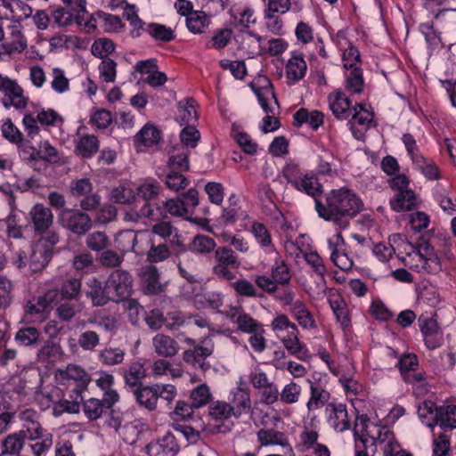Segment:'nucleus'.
<instances>
[{
  "mask_svg": "<svg viewBox=\"0 0 456 456\" xmlns=\"http://www.w3.org/2000/svg\"><path fill=\"white\" fill-rule=\"evenodd\" d=\"M157 389H159V384L143 385L131 391V393L134 395L139 407L153 411L158 405Z\"/></svg>",
  "mask_w": 456,
  "mask_h": 456,
  "instance_id": "dca6fc26",
  "label": "nucleus"
},
{
  "mask_svg": "<svg viewBox=\"0 0 456 456\" xmlns=\"http://www.w3.org/2000/svg\"><path fill=\"white\" fill-rule=\"evenodd\" d=\"M209 19L203 12H193L186 19V26L194 34H200L208 25Z\"/></svg>",
  "mask_w": 456,
  "mask_h": 456,
  "instance_id": "ea45409f",
  "label": "nucleus"
},
{
  "mask_svg": "<svg viewBox=\"0 0 456 456\" xmlns=\"http://www.w3.org/2000/svg\"><path fill=\"white\" fill-rule=\"evenodd\" d=\"M15 26L12 27V35L17 37L11 43H4L0 45L3 53L5 54H12L14 53H22L27 48V40L22 35L21 31L15 29Z\"/></svg>",
  "mask_w": 456,
  "mask_h": 456,
  "instance_id": "c03bdc74",
  "label": "nucleus"
},
{
  "mask_svg": "<svg viewBox=\"0 0 456 456\" xmlns=\"http://www.w3.org/2000/svg\"><path fill=\"white\" fill-rule=\"evenodd\" d=\"M330 109L338 119H346L352 113L351 101L343 92H337L334 96H329Z\"/></svg>",
  "mask_w": 456,
  "mask_h": 456,
  "instance_id": "393cba45",
  "label": "nucleus"
},
{
  "mask_svg": "<svg viewBox=\"0 0 456 456\" xmlns=\"http://www.w3.org/2000/svg\"><path fill=\"white\" fill-rule=\"evenodd\" d=\"M300 393V386L295 382H290L283 387L282 391L279 395H281V402L288 404H291L298 401Z\"/></svg>",
  "mask_w": 456,
  "mask_h": 456,
  "instance_id": "774afa93",
  "label": "nucleus"
},
{
  "mask_svg": "<svg viewBox=\"0 0 456 456\" xmlns=\"http://www.w3.org/2000/svg\"><path fill=\"white\" fill-rule=\"evenodd\" d=\"M427 426L434 428L439 426L443 432L456 428V405H442L436 409L432 422H428Z\"/></svg>",
  "mask_w": 456,
  "mask_h": 456,
  "instance_id": "2eb2a0df",
  "label": "nucleus"
},
{
  "mask_svg": "<svg viewBox=\"0 0 456 456\" xmlns=\"http://www.w3.org/2000/svg\"><path fill=\"white\" fill-rule=\"evenodd\" d=\"M188 179L182 174L175 170H171L167 175L165 183L170 190L178 191L184 189L188 185Z\"/></svg>",
  "mask_w": 456,
  "mask_h": 456,
  "instance_id": "69168bd1",
  "label": "nucleus"
},
{
  "mask_svg": "<svg viewBox=\"0 0 456 456\" xmlns=\"http://www.w3.org/2000/svg\"><path fill=\"white\" fill-rule=\"evenodd\" d=\"M140 216L154 221L167 219L168 216H179L198 224L206 221L197 216L193 217L192 212L185 208L180 196L160 203H148L141 208Z\"/></svg>",
  "mask_w": 456,
  "mask_h": 456,
  "instance_id": "f03ea898",
  "label": "nucleus"
},
{
  "mask_svg": "<svg viewBox=\"0 0 456 456\" xmlns=\"http://www.w3.org/2000/svg\"><path fill=\"white\" fill-rule=\"evenodd\" d=\"M190 151L184 147L175 148L168 159V167L172 170L186 172L189 170Z\"/></svg>",
  "mask_w": 456,
  "mask_h": 456,
  "instance_id": "c9c22d12",
  "label": "nucleus"
},
{
  "mask_svg": "<svg viewBox=\"0 0 456 456\" xmlns=\"http://www.w3.org/2000/svg\"><path fill=\"white\" fill-rule=\"evenodd\" d=\"M282 175L287 180L288 183L294 186L305 175L301 171L297 163L293 160H289L282 168Z\"/></svg>",
  "mask_w": 456,
  "mask_h": 456,
  "instance_id": "0e129e2a",
  "label": "nucleus"
},
{
  "mask_svg": "<svg viewBox=\"0 0 456 456\" xmlns=\"http://www.w3.org/2000/svg\"><path fill=\"white\" fill-rule=\"evenodd\" d=\"M184 341L194 348L183 352V361L192 365L194 368L201 369L203 371L209 370L210 364L206 359L214 352L215 346L212 340L210 338H205L200 344H196L195 339L187 338Z\"/></svg>",
  "mask_w": 456,
  "mask_h": 456,
  "instance_id": "39448f33",
  "label": "nucleus"
},
{
  "mask_svg": "<svg viewBox=\"0 0 456 456\" xmlns=\"http://www.w3.org/2000/svg\"><path fill=\"white\" fill-rule=\"evenodd\" d=\"M43 340L41 331L35 326L20 328L14 335V341L19 346L36 348Z\"/></svg>",
  "mask_w": 456,
  "mask_h": 456,
  "instance_id": "aec40b11",
  "label": "nucleus"
},
{
  "mask_svg": "<svg viewBox=\"0 0 456 456\" xmlns=\"http://www.w3.org/2000/svg\"><path fill=\"white\" fill-rule=\"evenodd\" d=\"M161 187L156 181L143 183L136 188L135 196L138 199L145 200L146 204L149 201L155 199L160 193Z\"/></svg>",
  "mask_w": 456,
  "mask_h": 456,
  "instance_id": "79ce46f5",
  "label": "nucleus"
},
{
  "mask_svg": "<svg viewBox=\"0 0 456 456\" xmlns=\"http://www.w3.org/2000/svg\"><path fill=\"white\" fill-rule=\"evenodd\" d=\"M293 187L313 197L314 201L315 200H321L319 197L323 192L322 185L319 183L318 178L313 175L305 174Z\"/></svg>",
  "mask_w": 456,
  "mask_h": 456,
  "instance_id": "c756f323",
  "label": "nucleus"
},
{
  "mask_svg": "<svg viewBox=\"0 0 456 456\" xmlns=\"http://www.w3.org/2000/svg\"><path fill=\"white\" fill-rule=\"evenodd\" d=\"M389 203L395 212L411 211L417 206V197L413 191H403L396 192Z\"/></svg>",
  "mask_w": 456,
  "mask_h": 456,
  "instance_id": "cd10ccee",
  "label": "nucleus"
},
{
  "mask_svg": "<svg viewBox=\"0 0 456 456\" xmlns=\"http://www.w3.org/2000/svg\"><path fill=\"white\" fill-rule=\"evenodd\" d=\"M96 15L103 22L106 32H116L123 27L121 19L117 15L107 13L103 11H97Z\"/></svg>",
  "mask_w": 456,
  "mask_h": 456,
  "instance_id": "e2e57ef3",
  "label": "nucleus"
},
{
  "mask_svg": "<svg viewBox=\"0 0 456 456\" xmlns=\"http://www.w3.org/2000/svg\"><path fill=\"white\" fill-rule=\"evenodd\" d=\"M96 386L103 392V400L109 405L117 403L120 396L116 389L113 388L114 376L106 371H100L99 378L95 380Z\"/></svg>",
  "mask_w": 456,
  "mask_h": 456,
  "instance_id": "b1692460",
  "label": "nucleus"
},
{
  "mask_svg": "<svg viewBox=\"0 0 456 456\" xmlns=\"http://www.w3.org/2000/svg\"><path fill=\"white\" fill-rule=\"evenodd\" d=\"M19 419L23 422L22 429L28 436L34 434V430L37 432L43 430V427L38 421V413L33 409H25L19 413Z\"/></svg>",
  "mask_w": 456,
  "mask_h": 456,
  "instance_id": "f704fd0d",
  "label": "nucleus"
},
{
  "mask_svg": "<svg viewBox=\"0 0 456 456\" xmlns=\"http://www.w3.org/2000/svg\"><path fill=\"white\" fill-rule=\"evenodd\" d=\"M364 80L362 77V70L361 68H354L346 75V89L354 93L360 94L362 91Z\"/></svg>",
  "mask_w": 456,
  "mask_h": 456,
  "instance_id": "8fccbe9b",
  "label": "nucleus"
},
{
  "mask_svg": "<svg viewBox=\"0 0 456 456\" xmlns=\"http://www.w3.org/2000/svg\"><path fill=\"white\" fill-rule=\"evenodd\" d=\"M17 396L14 390H0V432L6 428L16 412Z\"/></svg>",
  "mask_w": 456,
  "mask_h": 456,
  "instance_id": "9b49d317",
  "label": "nucleus"
},
{
  "mask_svg": "<svg viewBox=\"0 0 456 456\" xmlns=\"http://www.w3.org/2000/svg\"><path fill=\"white\" fill-rule=\"evenodd\" d=\"M53 256V248L42 242L37 244L29 257V267L32 272L42 270L50 262Z\"/></svg>",
  "mask_w": 456,
  "mask_h": 456,
  "instance_id": "a878e982",
  "label": "nucleus"
},
{
  "mask_svg": "<svg viewBox=\"0 0 456 456\" xmlns=\"http://www.w3.org/2000/svg\"><path fill=\"white\" fill-rule=\"evenodd\" d=\"M59 224L77 235H86L93 228V220L88 214L82 210L63 208L58 215Z\"/></svg>",
  "mask_w": 456,
  "mask_h": 456,
  "instance_id": "20e7f679",
  "label": "nucleus"
},
{
  "mask_svg": "<svg viewBox=\"0 0 456 456\" xmlns=\"http://www.w3.org/2000/svg\"><path fill=\"white\" fill-rule=\"evenodd\" d=\"M310 387V398L306 403L308 411H314L327 406L330 398V393L325 389L319 381L306 380Z\"/></svg>",
  "mask_w": 456,
  "mask_h": 456,
  "instance_id": "6ab92c4d",
  "label": "nucleus"
},
{
  "mask_svg": "<svg viewBox=\"0 0 456 456\" xmlns=\"http://www.w3.org/2000/svg\"><path fill=\"white\" fill-rule=\"evenodd\" d=\"M363 208L361 198L347 187L330 190L324 194V201L315 200V211L318 216L324 221L332 222L341 230L346 229L350 220Z\"/></svg>",
  "mask_w": 456,
  "mask_h": 456,
  "instance_id": "f257e3e1",
  "label": "nucleus"
},
{
  "mask_svg": "<svg viewBox=\"0 0 456 456\" xmlns=\"http://www.w3.org/2000/svg\"><path fill=\"white\" fill-rule=\"evenodd\" d=\"M256 436L261 446H269L275 444L284 447L289 445L288 439L285 434L273 428H261L257 432Z\"/></svg>",
  "mask_w": 456,
  "mask_h": 456,
  "instance_id": "2f4dec72",
  "label": "nucleus"
},
{
  "mask_svg": "<svg viewBox=\"0 0 456 456\" xmlns=\"http://www.w3.org/2000/svg\"><path fill=\"white\" fill-rule=\"evenodd\" d=\"M28 440V436L23 431H18L8 435L2 442V448L6 452L12 455H18L25 444V440Z\"/></svg>",
  "mask_w": 456,
  "mask_h": 456,
  "instance_id": "4c0bfd02",
  "label": "nucleus"
},
{
  "mask_svg": "<svg viewBox=\"0 0 456 456\" xmlns=\"http://www.w3.org/2000/svg\"><path fill=\"white\" fill-rule=\"evenodd\" d=\"M419 263L420 265L417 264L415 266L418 272L423 271L429 274H437L442 271V263L436 252L420 257Z\"/></svg>",
  "mask_w": 456,
  "mask_h": 456,
  "instance_id": "58836bf2",
  "label": "nucleus"
},
{
  "mask_svg": "<svg viewBox=\"0 0 456 456\" xmlns=\"http://www.w3.org/2000/svg\"><path fill=\"white\" fill-rule=\"evenodd\" d=\"M216 247L215 240L206 235H197L189 246V249L200 253L208 254L213 251Z\"/></svg>",
  "mask_w": 456,
  "mask_h": 456,
  "instance_id": "a18cd8bd",
  "label": "nucleus"
},
{
  "mask_svg": "<svg viewBox=\"0 0 456 456\" xmlns=\"http://www.w3.org/2000/svg\"><path fill=\"white\" fill-rule=\"evenodd\" d=\"M159 273L153 265L142 266L139 272L140 285L145 295H159L166 290V283L159 281Z\"/></svg>",
  "mask_w": 456,
  "mask_h": 456,
  "instance_id": "6e6552de",
  "label": "nucleus"
},
{
  "mask_svg": "<svg viewBox=\"0 0 456 456\" xmlns=\"http://www.w3.org/2000/svg\"><path fill=\"white\" fill-rule=\"evenodd\" d=\"M28 216L37 233L43 234L46 232L53 222L52 210L41 203L35 204Z\"/></svg>",
  "mask_w": 456,
  "mask_h": 456,
  "instance_id": "ddd939ff",
  "label": "nucleus"
},
{
  "mask_svg": "<svg viewBox=\"0 0 456 456\" xmlns=\"http://www.w3.org/2000/svg\"><path fill=\"white\" fill-rule=\"evenodd\" d=\"M125 353L120 348H105L101 351L99 359L104 365H117L123 362Z\"/></svg>",
  "mask_w": 456,
  "mask_h": 456,
  "instance_id": "5fc2aeb1",
  "label": "nucleus"
},
{
  "mask_svg": "<svg viewBox=\"0 0 456 456\" xmlns=\"http://www.w3.org/2000/svg\"><path fill=\"white\" fill-rule=\"evenodd\" d=\"M329 249L331 250L330 260L335 265L342 270H347L353 265L352 260L346 253H339L336 244L330 240H328Z\"/></svg>",
  "mask_w": 456,
  "mask_h": 456,
  "instance_id": "bf43d9fd",
  "label": "nucleus"
},
{
  "mask_svg": "<svg viewBox=\"0 0 456 456\" xmlns=\"http://www.w3.org/2000/svg\"><path fill=\"white\" fill-rule=\"evenodd\" d=\"M211 398V394L208 387L206 384H201L195 387L190 395L192 405L195 408H200L208 403Z\"/></svg>",
  "mask_w": 456,
  "mask_h": 456,
  "instance_id": "6e6d98bb",
  "label": "nucleus"
},
{
  "mask_svg": "<svg viewBox=\"0 0 456 456\" xmlns=\"http://www.w3.org/2000/svg\"><path fill=\"white\" fill-rule=\"evenodd\" d=\"M180 139L183 143L182 147L193 149L200 139V134L194 126L188 125L181 131Z\"/></svg>",
  "mask_w": 456,
  "mask_h": 456,
  "instance_id": "4d7b16f0",
  "label": "nucleus"
},
{
  "mask_svg": "<svg viewBox=\"0 0 456 456\" xmlns=\"http://www.w3.org/2000/svg\"><path fill=\"white\" fill-rule=\"evenodd\" d=\"M329 425L337 432H344L351 427L345 403H330L326 406Z\"/></svg>",
  "mask_w": 456,
  "mask_h": 456,
  "instance_id": "9d476101",
  "label": "nucleus"
},
{
  "mask_svg": "<svg viewBox=\"0 0 456 456\" xmlns=\"http://www.w3.org/2000/svg\"><path fill=\"white\" fill-rule=\"evenodd\" d=\"M114 405H109L104 402L103 398H89L83 401V411L86 418L90 420H96L100 419L107 409L112 408Z\"/></svg>",
  "mask_w": 456,
  "mask_h": 456,
  "instance_id": "7c9ffc66",
  "label": "nucleus"
},
{
  "mask_svg": "<svg viewBox=\"0 0 456 456\" xmlns=\"http://www.w3.org/2000/svg\"><path fill=\"white\" fill-rule=\"evenodd\" d=\"M37 162L45 160L51 164H55L60 161V155L55 147H53L48 141L41 142L37 151Z\"/></svg>",
  "mask_w": 456,
  "mask_h": 456,
  "instance_id": "49530a36",
  "label": "nucleus"
},
{
  "mask_svg": "<svg viewBox=\"0 0 456 456\" xmlns=\"http://www.w3.org/2000/svg\"><path fill=\"white\" fill-rule=\"evenodd\" d=\"M232 288L236 293L242 297H261L263 295L258 294L254 285L246 279H240L231 283Z\"/></svg>",
  "mask_w": 456,
  "mask_h": 456,
  "instance_id": "052dcab7",
  "label": "nucleus"
},
{
  "mask_svg": "<svg viewBox=\"0 0 456 456\" xmlns=\"http://www.w3.org/2000/svg\"><path fill=\"white\" fill-rule=\"evenodd\" d=\"M144 30L156 40L170 42L175 39L174 31L162 24L150 23Z\"/></svg>",
  "mask_w": 456,
  "mask_h": 456,
  "instance_id": "37998d69",
  "label": "nucleus"
},
{
  "mask_svg": "<svg viewBox=\"0 0 456 456\" xmlns=\"http://www.w3.org/2000/svg\"><path fill=\"white\" fill-rule=\"evenodd\" d=\"M231 406L233 408V416L240 418L241 414L247 413L251 409V400L249 393L247 389L238 388L233 393V396L231 402Z\"/></svg>",
  "mask_w": 456,
  "mask_h": 456,
  "instance_id": "473e14b6",
  "label": "nucleus"
},
{
  "mask_svg": "<svg viewBox=\"0 0 456 456\" xmlns=\"http://www.w3.org/2000/svg\"><path fill=\"white\" fill-rule=\"evenodd\" d=\"M1 132L3 136L12 143L20 146L23 142L22 133L10 118L2 125Z\"/></svg>",
  "mask_w": 456,
  "mask_h": 456,
  "instance_id": "864d4df0",
  "label": "nucleus"
},
{
  "mask_svg": "<svg viewBox=\"0 0 456 456\" xmlns=\"http://www.w3.org/2000/svg\"><path fill=\"white\" fill-rule=\"evenodd\" d=\"M114 51V42L106 37L96 39L92 45V53L100 59L109 58L108 55Z\"/></svg>",
  "mask_w": 456,
  "mask_h": 456,
  "instance_id": "3c124183",
  "label": "nucleus"
},
{
  "mask_svg": "<svg viewBox=\"0 0 456 456\" xmlns=\"http://www.w3.org/2000/svg\"><path fill=\"white\" fill-rule=\"evenodd\" d=\"M161 139L160 130L152 123H147L134 137V142L145 147L159 143Z\"/></svg>",
  "mask_w": 456,
  "mask_h": 456,
  "instance_id": "c85d7f7f",
  "label": "nucleus"
},
{
  "mask_svg": "<svg viewBox=\"0 0 456 456\" xmlns=\"http://www.w3.org/2000/svg\"><path fill=\"white\" fill-rule=\"evenodd\" d=\"M0 91L4 94L2 103L5 109L12 106L23 110L27 107L28 98L23 95V89L15 80L0 75Z\"/></svg>",
  "mask_w": 456,
  "mask_h": 456,
  "instance_id": "0eeeda50",
  "label": "nucleus"
},
{
  "mask_svg": "<svg viewBox=\"0 0 456 456\" xmlns=\"http://www.w3.org/2000/svg\"><path fill=\"white\" fill-rule=\"evenodd\" d=\"M209 415L216 420L228 419L233 416V408L231 404L224 401H216L209 405Z\"/></svg>",
  "mask_w": 456,
  "mask_h": 456,
  "instance_id": "de8ad7c7",
  "label": "nucleus"
},
{
  "mask_svg": "<svg viewBox=\"0 0 456 456\" xmlns=\"http://www.w3.org/2000/svg\"><path fill=\"white\" fill-rule=\"evenodd\" d=\"M61 399L55 402L53 406V415L59 417L65 412L69 414L78 413L80 410L79 402L76 399Z\"/></svg>",
  "mask_w": 456,
  "mask_h": 456,
  "instance_id": "603ef678",
  "label": "nucleus"
},
{
  "mask_svg": "<svg viewBox=\"0 0 456 456\" xmlns=\"http://www.w3.org/2000/svg\"><path fill=\"white\" fill-rule=\"evenodd\" d=\"M112 302L125 301L133 291V277L122 269L114 270L106 281Z\"/></svg>",
  "mask_w": 456,
  "mask_h": 456,
  "instance_id": "423d86ee",
  "label": "nucleus"
},
{
  "mask_svg": "<svg viewBox=\"0 0 456 456\" xmlns=\"http://www.w3.org/2000/svg\"><path fill=\"white\" fill-rule=\"evenodd\" d=\"M324 115L319 110L308 111L305 108H300L293 115V126L297 127L302 126L304 124L317 130L323 124Z\"/></svg>",
  "mask_w": 456,
  "mask_h": 456,
  "instance_id": "5701e85b",
  "label": "nucleus"
},
{
  "mask_svg": "<svg viewBox=\"0 0 456 456\" xmlns=\"http://www.w3.org/2000/svg\"><path fill=\"white\" fill-rule=\"evenodd\" d=\"M86 244L91 250L99 252L108 248L110 239L104 232L96 231L87 234Z\"/></svg>",
  "mask_w": 456,
  "mask_h": 456,
  "instance_id": "a19ab883",
  "label": "nucleus"
},
{
  "mask_svg": "<svg viewBox=\"0 0 456 456\" xmlns=\"http://www.w3.org/2000/svg\"><path fill=\"white\" fill-rule=\"evenodd\" d=\"M85 294L91 300L93 306L95 307L104 306L111 301L110 291L107 289V283L105 282L102 285V282L95 277H92L86 281Z\"/></svg>",
  "mask_w": 456,
  "mask_h": 456,
  "instance_id": "f8f14e48",
  "label": "nucleus"
},
{
  "mask_svg": "<svg viewBox=\"0 0 456 456\" xmlns=\"http://www.w3.org/2000/svg\"><path fill=\"white\" fill-rule=\"evenodd\" d=\"M65 378L74 382H81V387L87 388L91 378L90 375L81 367L77 365L69 364L67 366L64 371Z\"/></svg>",
  "mask_w": 456,
  "mask_h": 456,
  "instance_id": "09e8293b",
  "label": "nucleus"
},
{
  "mask_svg": "<svg viewBox=\"0 0 456 456\" xmlns=\"http://www.w3.org/2000/svg\"><path fill=\"white\" fill-rule=\"evenodd\" d=\"M99 71L104 82L112 83L116 79L117 62L110 58H103L99 65Z\"/></svg>",
  "mask_w": 456,
  "mask_h": 456,
  "instance_id": "13d9d810",
  "label": "nucleus"
},
{
  "mask_svg": "<svg viewBox=\"0 0 456 456\" xmlns=\"http://www.w3.org/2000/svg\"><path fill=\"white\" fill-rule=\"evenodd\" d=\"M99 150V141L93 134L82 136L76 144L75 151L84 159L92 158Z\"/></svg>",
  "mask_w": 456,
  "mask_h": 456,
  "instance_id": "72a5a7b5",
  "label": "nucleus"
},
{
  "mask_svg": "<svg viewBox=\"0 0 456 456\" xmlns=\"http://www.w3.org/2000/svg\"><path fill=\"white\" fill-rule=\"evenodd\" d=\"M35 431L33 435L28 436V440L30 442L29 447L34 456H45L53 444V434L46 429H43L39 432Z\"/></svg>",
  "mask_w": 456,
  "mask_h": 456,
  "instance_id": "a211bd4d",
  "label": "nucleus"
},
{
  "mask_svg": "<svg viewBox=\"0 0 456 456\" xmlns=\"http://www.w3.org/2000/svg\"><path fill=\"white\" fill-rule=\"evenodd\" d=\"M285 348L297 359L306 361L311 358L306 346L300 342L298 338V329L289 330L288 334L281 338Z\"/></svg>",
  "mask_w": 456,
  "mask_h": 456,
  "instance_id": "f3484780",
  "label": "nucleus"
},
{
  "mask_svg": "<svg viewBox=\"0 0 456 456\" xmlns=\"http://www.w3.org/2000/svg\"><path fill=\"white\" fill-rule=\"evenodd\" d=\"M307 65L304 60L303 54L293 52L291 58L286 65V77L289 80V85L300 81L306 73Z\"/></svg>",
  "mask_w": 456,
  "mask_h": 456,
  "instance_id": "4be33fe9",
  "label": "nucleus"
},
{
  "mask_svg": "<svg viewBox=\"0 0 456 456\" xmlns=\"http://www.w3.org/2000/svg\"><path fill=\"white\" fill-rule=\"evenodd\" d=\"M123 377L128 391L131 392L143 386L142 379L146 378V370L142 363L135 362L124 371Z\"/></svg>",
  "mask_w": 456,
  "mask_h": 456,
  "instance_id": "bb28decb",
  "label": "nucleus"
},
{
  "mask_svg": "<svg viewBox=\"0 0 456 456\" xmlns=\"http://www.w3.org/2000/svg\"><path fill=\"white\" fill-rule=\"evenodd\" d=\"M418 323L425 345L429 350H434L443 344L440 328L434 318L421 314L418 319Z\"/></svg>",
  "mask_w": 456,
  "mask_h": 456,
  "instance_id": "1a4fd4ad",
  "label": "nucleus"
},
{
  "mask_svg": "<svg viewBox=\"0 0 456 456\" xmlns=\"http://www.w3.org/2000/svg\"><path fill=\"white\" fill-rule=\"evenodd\" d=\"M152 345L155 353L165 358L175 356L180 349L179 344L175 338L162 333L154 336Z\"/></svg>",
  "mask_w": 456,
  "mask_h": 456,
  "instance_id": "412c9836",
  "label": "nucleus"
},
{
  "mask_svg": "<svg viewBox=\"0 0 456 456\" xmlns=\"http://www.w3.org/2000/svg\"><path fill=\"white\" fill-rule=\"evenodd\" d=\"M60 294L63 299L79 300L82 296L81 280L78 278H69L65 280L61 287Z\"/></svg>",
  "mask_w": 456,
  "mask_h": 456,
  "instance_id": "e433bc0d",
  "label": "nucleus"
},
{
  "mask_svg": "<svg viewBox=\"0 0 456 456\" xmlns=\"http://www.w3.org/2000/svg\"><path fill=\"white\" fill-rule=\"evenodd\" d=\"M58 297L56 290H48L43 296L29 301L26 307L27 314L30 315H37L38 318H44L47 315Z\"/></svg>",
  "mask_w": 456,
  "mask_h": 456,
  "instance_id": "4468645a",
  "label": "nucleus"
},
{
  "mask_svg": "<svg viewBox=\"0 0 456 456\" xmlns=\"http://www.w3.org/2000/svg\"><path fill=\"white\" fill-rule=\"evenodd\" d=\"M216 265L213 273L220 279L232 281L235 273L232 269H238L241 263L238 255L229 246L217 247L214 253Z\"/></svg>",
  "mask_w": 456,
  "mask_h": 456,
  "instance_id": "7ed1b4c3",
  "label": "nucleus"
},
{
  "mask_svg": "<svg viewBox=\"0 0 456 456\" xmlns=\"http://www.w3.org/2000/svg\"><path fill=\"white\" fill-rule=\"evenodd\" d=\"M111 199L118 204H129L135 200V192L126 186H118L111 191Z\"/></svg>",
  "mask_w": 456,
  "mask_h": 456,
  "instance_id": "338daca9",
  "label": "nucleus"
},
{
  "mask_svg": "<svg viewBox=\"0 0 456 456\" xmlns=\"http://www.w3.org/2000/svg\"><path fill=\"white\" fill-rule=\"evenodd\" d=\"M330 305L337 321L340 322L343 329L347 328L350 324V318L345 302L342 299L330 300Z\"/></svg>",
  "mask_w": 456,
  "mask_h": 456,
  "instance_id": "680f3d73",
  "label": "nucleus"
}]
</instances>
